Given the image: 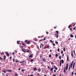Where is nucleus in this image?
I'll use <instances>...</instances> for the list:
<instances>
[{"label":"nucleus","instance_id":"14","mask_svg":"<svg viewBox=\"0 0 76 76\" xmlns=\"http://www.w3.org/2000/svg\"><path fill=\"white\" fill-rule=\"evenodd\" d=\"M50 68V71H53V68Z\"/></svg>","mask_w":76,"mask_h":76},{"label":"nucleus","instance_id":"12","mask_svg":"<svg viewBox=\"0 0 76 76\" xmlns=\"http://www.w3.org/2000/svg\"><path fill=\"white\" fill-rule=\"evenodd\" d=\"M70 37L71 38H73L74 37V36H73V35L72 34H71L70 35Z\"/></svg>","mask_w":76,"mask_h":76},{"label":"nucleus","instance_id":"44","mask_svg":"<svg viewBox=\"0 0 76 76\" xmlns=\"http://www.w3.org/2000/svg\"><path fill=\"white\" fill-rule=\"evenodd\" d=\"M61 53L62 54H63V51H62L61 52Z\"/></svg>","mask_w":76,"mask_h":76},{"label":"nucleus","instance_id":"28","mask_svg":"<svg viewBox=\"0 0 76 76\" xmlns=\"http://www.w3.org/2000/svg\"><path fill=\"white\" fill-rule=\"evenodd\" d=\"M15 76H18V74L17 73H15Z\"/></svg>","mask_w":76,"mask_h":76},{"label":"nucleus","instance_id":"47","mask_svg":"<svg viewBox=\"0 0 76 76\" xmlns=\"http://www.w3.org/2000/svg\"><path fill=\"white\" fill-rule=\"evenodd\" d=\"M72 75H73V72H72Z\"/></svg>","mask_w":76,"mask_h":76},{"label":"nucleus","instance_id":"25","mask_svg":"<svg viewBox=\"0 0 76 76\" xmlns=\"http://www.w3.org/2000/svg\"><path fill=\"white\" fill-rule=\"evenodd\" d=\"M56 57H58V54H56Z\"/></svg>","mask_w":76,"mask_h":76},{"label":"nucleus","instance_id":"21","mask_svg":"<svg viewBox=\"0 0 76 76\" xmlns=\"http://www.w3.org/2000/svg\"><path fill=\"white\" fill-rule=\"evenodd\" d=\"M73 52L75 55H76V53H75V50H74Z\"/></svg>","mask_w":76,"mask_h":76},{"label":"nucleus","instance_id":"32","mask_svg":"<svg viewBox=\"0 0 76 76\" xmlns=\"http://www.w3.org/2000/svg\"><path fill=\"white\" fill-rule=\"evenodd\" d=\"M70 27H71V26H70V25H69L68 26V28H70Z\"/></svg>","mask_w":76,"mask_h":76},{"label":"nucleus","instance_id":"15","mask_svg":"<svg viewBox=\"0 0 76 76\" xmlns=\"http://www.w3.org/2000/svg\"><path fill=\"white\" fill-rule=\"evenodd\" d=\"M34 71H36V70H37V68L35 67V68L34 69Z\"/></svg>","mask_w":76,"mask_h":76},{"label":"nucleus","instance_id":"62","mask_svg":"<svg viewBox=\"0 0 76 76\" xmlns=\"http://www.w3.org/2000/svg\"><path fill=\"white\" fill-rule=\"evenodd\" d=\"M70 38H69L68 39V40H70Z\"/></svg>","mask_w":76,"mask_h":76},{"label":"nucleus","instance_id":"60","mask_svg":"<svg viewBox=\"0 0 76 76\" xmlns=\"http://www.w3.org/2000/svg\"><path fill=\"white\" fill-rule=\"evenodd\" d=\"M41 45H42V47L43 46V45L42 43H41Z\"/></svg>","mask_w":76,"mask_h":76},{"label":"nucleus","instance_id":"10","mask_svg":"<svg viewBox=\"0 0 76 76\" xmlns=\"http://www.w3.org/2000/svg\"><path fill=\"white\" fill-rule=\"evenodd\" d=\"M60 62L62 63V64H63V63H64V60H61L60 61Z\"/></svg>","mask_w":76,"mask_h":76},{"label":"nucleus","instance_id":"39","mask_svg":"<svg viewBox=\"0 0 76 76\" xmlns=\"http://www.w3.org/2000/svg\"><path fill=\"white\" fill-rule=\"evenodd\" d=\"M59 51H60V49L58 48V51L59 52Z\"/></svg>","mask_w":76,"mask_h":76},{"label":"nucleus","instance_id":"2","mask_svg":"<svg viewBox=\"0 0 76 76\" xmlns=\"http://www.w3.org/2000/svg\"><path fill=\"white\" fill-rule=\"evenodd\" d=\"M74 62V61H72V63H70L69 65V67H72V66H73V64Z\"/></svg>","mask_w":76,"mask_h":76},{"label":"nucleus","instance_id":"41","mask_svg":"<svg viewBox=\"0 0 76 76\" xmlns=\"http://www.w3.org/2000/svg\"><path fill=\"white\" fill-rule=\"evenodd\" d=\"M1 55H2V54H4V53H1Z\"/></svg>","mask_w":76,"mask_h":76},{"label":"nucleus","instance_id":"30","mask_svg":"<svg viewBox=\"0 0 76 76\" xmlns=\"http://www.w3.org/2000/svg\"><path fill=\"white\" fill-rule=\"evenodd\" d=\"M76 27H75L74 28H73V30H75L76 28H75Z\"/></svg>","mask_w":76,"mask_h":76},{"label":"nucleus","instance_id":"7","mask_svg":"<svg viewBox=\"0 0 76 76\" xmlns=\"http://www.w3.org/2000/svg\"><path fill=\"white\" fill-rule=\"evenodd\" d=\"M23 51V52H24V53H26V49H22Z\"/></svg>","mask_w":76,"mask_h":76},{"label":"nucleus","instance_id":"4","mask_svg":"<svg viewBox=\"0 0 76 76\" xmlns=\"http://www.w3.org/2000/svg\"><path fill=\"white\" fill-rule=\"evenodd\" d=\"M56 32L57 33L56 38H58V31H56Z\"/></svg>","mask_w":76,"mask_h":76},{"label":"nucleus","instance_id":"26","mask_svg":"<svg viewBox=\"0 0 76 76\" xmlns=\"http://www.w3.org/2000/svg\"><path fill=\"white\" fill-rule=\"evenodd\" d=\"M63 50L64 51H66V49H65V48H63Z\"/></svg>","mask_w":76,"mask_h":76},{"label":"nucleus","instance_id":"59","mask_svg":"<svg viewBox=\"0 0 76 76\" xmlns=\"http://www.w3.org/2000/svg\"><path fill=\"white\" fill-rule=\"evenodd\" d=\"M0 59H1V60H2V58L0 57Z\"/></svg>","mask_w":76,"mask_h":76},{"label":"nucleus","instance_id":"29","mask_svg":"<svg viewBox=\"0 0 76 76\" xmlns=\"http://www.w3.org/2000/svg\"><path fill=\"white\" fill-rule=\"evenodd\" d=\"M29 51H30V50H27L26 52H27V53H29Z\"/></svg>","mask_w":76,"mask_h":76},{"label":"nucleus","instance_id":"38","mask_svg":"<svg viewBox=\"0 0 76 76\" xmlns=\"http://www.w3.org/2000/svg\"><path fill=\"white\" fill-rule=\"evenodd\" d=\"M46 33L47 34H49V33H48V31H46Z\"/></svg>","mask_w":76,"mask_h":76},{"label":"nucleus","instance_id":"27","mask_svg":"<svg viewBox=\"0 0 76 76\" xmlns=\"http://www.w3.org/2000/svg\"><path fill=\"white\" fill-rule=\"evenodd\" d=\"M49 47H50V46H49V45H47V48H49Z\"/></svg>","mask_w":76,"mask_h":76},{"label":"nucleus","instance_id":"11","mask_svg":"<svg viewBox=\"0 0 76 76\" xmlns=\"http://www.w3.org/2000/svg\"><path fill=\"white\" fill-rule=\"evenodd\" d=\"M6 56L5 55H4L3 58L4 60H5L6 59Z\"/></svg>","mask_w":76,"mask_h":76},{"label":"nucleus","instance_id":"5","mask_svg":"<svg viewBox=\"0 0 76 76\" xmlns=\"http://www.w3.org/2000/svg\"><path fill=\"white\" fill-rule=\"evenodd\" d=\"M42 60L44 61V62H45L46 61V59L45 58H42Z\"/></svg>","mask_w":76,"mask_h":76},{"label":"nucleus","instance_id":"49","mask_svg":"<svg viewBox=\"0 0 76 76\" xmlns=\"http://www.w3.org/2000/svg\"><path fill=\"white\" fill-rule=\"evenodd\" d=\"M10 59H11L12 58V56H10Z\"/></svg>","mask_w":76,"mask_h":76},{"label":"nucleus","instance_id":"33","mask_svg":"<svg viewBox=\"0 0 76 76\" xmlns=\"http://www.w3.org/2000/svg\"><path fill=\"white\" fill-rule=\"evenodd\" d=\"M55 69H56V70H57V67H54Z\"/></svg>","mask_w":76,"mask_h":76},{"label":"nucleus","instance_id":"31","mask_svg":"<svg viewBox=\"0 0 76 76\" xmlns=\"http://www.w3.org/2000/svg\"><path fill=\"white\" fill-rule=\"evenodd\" d=\"M57 26H56L54 27V29H56V28H57Z\"/></svg>","mask_w":76,"mask_h":76},{"label":"nucleus","instance_id":"8","mask_svg":"<svg viewBox=\"0 0 76 76\" xmlns=\"http://www.w3.org/2000/svg\"><path fill=\"white\" fill-rule=\"evenodd\" d=\"M5 54L7 55V56L8 57H9V53H8V52H5Z\"/></svg>","mask_w":76,"mask_h":76},{"label":"nucleus","instance_id":"46","mask_svg":"<svg viewBox=\"0 0 76 76\" xmlns=\"http://www.w3.org/2000/svg\"><path fill=\"white\" fill-rule=\"evenodd\" d=\"M43 40V39H41L39 40V41H42Z\"/></svg>","mask_w":76,"mask_h":76},{"label":"nucleus","instance_id":"19","mask_svg":"<svg viewBox=\"0 0 76 76\" xmlns=\"http://www.w3.org/2000/svg\"><path fill=\"white\" fill-rule=\"evenodd\" d=\"M29 57H32V54H31L29 56Z\"/></svg>","mask_w":76,"mask_h":76},{"label":"nucleus","instance_id":"23","mask_svg":"<svg viewBox=\"0 0 76 76\" xmlns=\"http://www.w3.org/2000/svg\"><path fill=\"white\" fill-rule=\"evenodd\" d=\"M34 60L33 59H31V62H32Z\"/></svg>","mask_w":76,"mask_h":76},{"label":"nucleus","instance_id":"54","mask_svg":"<svg viewBox=\"0 0 76 76\" xmlns=\"http://www.w3.org/2000/svg\"><path fill=\"white\" fill-rule=\"evenodd\" d=\"M15 62H16V63L17 62H19V61H15Z\"/></svg>","mask_w":76,"mask_h":76},{"label":"nucleus","instance_id":"52","mask_svg":"<svg viewBox=\"0 0 76 76\" xmlns=\"http://www.w3.org/2000/svg\"><path fill=\"white\" fill-rule=\"evenodd\" d=\"M40 48H41V47H42V46H41V44H40Z\"/></svg>","mask_w":76,"mask_h":76},{"label":"nucleus","instance_id":"50","mask_svg":"<svg viewBox=\"0 0 76 76\" xmlns=\"http://www.w3.org/2000/svg\"><path fill=\"white\" fill-rule=\"evenodd\" d=\"M45 39H46L45 38L43 39V40H45Z\"/></svg>","mask_w":76,"mask_h":76},{"label":"nucleus","instance_id":"40","mask_svg":"<svg viewBox=\"0 0 76 76\" xmlns=\"http://www.w3.org/2000/svg\"><path fill=\"white\" fill-rule=\"evenodd\" d=\"M59 59H61V56H60L59 57Z\"/></svg>","mask_w":76,"mask_h":76},{"label":"nucleus","instance_id":"37","mask_svg":"<svg viewBox=\"0 0 76 76\" xmlns=\"http://www.w3.org/2000/svg\"><path fill=\"white\" fill-rule=\"evenodd\" d=\"M68 65H69L68 64H66V67H68Z\"/></svg>","mask_w":76,"mask_h":76},{"label":"nucleus","instance_id":"18","mask_svg":"<svg viewBox=\"0 0 76 76\" xmlns=\"http://www.w3.org/2000/svg\"><path fill=\"white\" fill-rule=\"evenodd\" d=\"M76 63V62H74L73 64V67H75V64Z\"/></svg>","mask_w":76,"mask_h":76},{"label":"nucleus","instance_id":"56","mask_svg":"<svg viewBox=\"0 0 76 76\" xmlns=\"http://www.w3.org/2000/svg\"><path fill=\"white\" fill-rule=\"evenodd\" d=\"M40 58H42V56H41V55H40Z\"/></svg>","mask_w":76,"mask_h":76},{"label":"nucleus","instance_id":"42","mask_svg":"<svg viewBox=\"0 0 76 76\" xmlns=\"http://www.w3.org/2000/svg\"><path fill=\"white\" fill-rule=\"evenodd\" d=\"M38 71L39 72H40L41 71V69H39Z\"/></svg>","mask_w":76,"mask_h":76},{"label":"nucleus","instance_id":"55","mask_svg":"<svg viewBox=\"0 0 76 76\" xmlns=\"http://www.w3.org/2000/svg\"><path fill=\"white\" fill-rule=\"evenodd\" d=\"M13 62H14V61H15V59H14V58L13 59Z\"/></svg>","mask_w":76,"mask_h":76},{"label":"nucleus","instance_id":"48","mask_svg":"<svg viewBox=\"0 0 76 76\" xmlns=\"http://www.w3.org/2000/svg\"><path fill=\"white\" fill-rule=\"evenodd\" d=\"M60 66H61V63L60 62Z\"/></svg>","mask_w":76,"mask_h":76},{"label":"nucleus","instance_id":"36","mask_svg":"<svg viewBox=\"0 0 76 76\" xmlns=\"http://www.w3.org/2000/svg\"><path fill=\"white\" fill-rule=\"evenodd\" d=\"M53 46H56V45L54 43H53Z\"/></svg>","mask_w":76,"mask_h":76},{"label":"nucleus","instance_id":"22","mask_svg":"<svg viewBox=\"0 0 76 76\" xmlns=\"http://www.w3.org/2000/svg\"><path fill=\"white\" fill-rule=\"evenodd\" d=\"M18 44H19V41H18L17 42Z\"/></svg>","mask_w":76,"mask_h":76},{"label":"nucleus","instance_id":"35","mask_svg":"<svg viewBox=\"0 0 76 76\" xmlns=\"http://www.w3.org/2000/svg\"><path fill=\"white\" fill-rule=\"evenodd\" d=\"M50 42H54L52 41V40H50Z\"/></svg>","mask_w":76,"mask_h":76},{"label":"nucleus","instance_id":"3","mask_svg":"<svg viewBox=\"0 0 76 76\" xmlns=\"http://www.w3.org/2000/svg\"><path fill=\"white\" fill-rule=\"evenodd\" d=\"M68 69V67H66L64 68V72L65 73L66 72V70H67Z\"/></svg>","mask_w":76,"mask_h":76},{"label":"nucleus","instance_id":"20","mask_svg":"<svg viewBox=\"0 0 76 76\" xmlns=\"http://www.w3.org/2000/svg\"><path fill=\"white\" fill-rule=\"evenodd\" d=\"M71 56H72V57H73V53H71Z\"/></svg>","mask_w":76,"mask_h":76},{"label":"nucleus","instance_id":"34","mask_svg":"<svg viewBox=\"0 0 76 76\" xmlns=\"http://www.w3.org/2000/svg\"><path fill=\"white\" fill-rule=\"evenodd\" d=\"M55 43L56 44H58V42H56Z\"/></svg>","mask_w":76,"mask_h":76},{"label":"nucleus","instance_id":"24","mask_svg":"<svg viewBox=\"0 0 76 76\" xmlns=\"http://www.w3.org/2000/svg\"><path fill=\"white\" fill-rule=\"evenodd\" d=\"M49 57L50 58H51V54L49 55Z\"/></svg>","mask_w":76,"mask_h":76},{"label":"nucleus","instance_id":"51","mask_svg":"<svg viewBox=\"0 0 76 76\" xmlns=\"http://www.w3.org/2000/svg\"><path fill=\"white\" fill-rule=\"evenodd\" d=\"M12 55H14V54H15V52H13L12 53Z\"/></svg>","mask_w":76,"mask_h":76},{"label":"nucleus","instance_id":"58","mask_svg":"<svg viewBox=\"0 0 76 76\" xmlns=\"http://www.w3.org/2000/svg\"><path fill=\"white\" fill-rule=\"evenodd\" d=\"M34 76V75H30V76Z\"/></svg>","mask_w":76,"mask_h":76},{"label":"nucleus","instance_id":"61","mask_svg":"<svg viewBox=\"0 0 76 76\" xmlns=\"http://www.w3.org/2000/svg\"><path fill=\"white\" fill-rule=\"evenodd\" d=\"M62 56H63H63H64V54H62Z\"/></svg>","mask_w":76,"mask_h":76},{"label":"nucleus","instance_id":"45","mask_svg":"<svg viewBox=\"0 0 76 76\" xmlns=\"http://www.w3.org/2000/svg\"><path fill=\"white\" fill-rule=\"evenodd\" d=\"M21 71H22V72H23L25 71V70H24V69H22Z\"/></svg>","mask_w":76,"mask_h":76},{"label":"nucleus","instance_id":"57","mask_svg":"<svg viewBox=\"0 0 76 76\" xmlns=\"http://www.w3.org/2000/svg\"><path fill=\"white\" fill-rule=\"evenodd\" d=\"M70 30L71 31H72V28H70Z\"/></svg>","mask_w":76,"mask_h":76},{"label":"nucleus","instance_id":"13","mask_svg":"<svg viewBox=\"0 0 76 76\" xmlns=\"http://www.w3.org/2000/svg\"><path fill=\"white\" fill-rule=\"evenodd\" d=\"M7 71L9 72H10L12 71L11 70H7Z\"/></svg>","mask_w":76,"mask_h":76},{"label":"nucleus","instance_id":"43","mask_svg":"<svg viewBox=\"0 0 76 76\" xmlns=\"http://www.w3.org/2000/svg\"><path fill=\"white\" fill-rule=\"evenodd\" d=\"M51 64H54L53 62H52L51 63Z\"/></svg>","mask_w":76,"mask_h":76},{"label":"nucleus","instance_id":"53","mask_svg":"<svg viewBox=\"0 0 76 76\" xmlns=\"http://www.w3.org/2000/svg\"><path fill=\"white\" fill-rule=\"evenodd\" d=\"M76 23H75V24H74L73 26H75Z\"/></svg>","mask_w":76,"mask_h":76},{"label":"nucleus","instance_id":"6","mask_svg":"<svg viewBox=\"0 0 76 76\" xmlns=\"http://www.w3.org/2000/svg\"><path fill=\"white\" fill-rule=\"evenodd\" d=\"M22 45H24L25 48H26V44H25L24 43H22Z\"/></svg>","mask_w":76,"mask_h":76},{"label":"nucleus","instance_id":"63","mask_svg":"<svg viewBox=\"0 0 76 76\" xmlns=\"http://www.w3.org/2000/svg\"><path fill=\"white\" fill-rule=\"evenodd\" d=\"M53 76H56V75H53Z\"/></svg>","mask_w":76,"mask_h":76},{"label":"nucleus","instance_id":"64","mask_svg":"<svg viewBox=\"0 0 76 76\" xmlns=\"http://www.w3.org/2000/svg\"><path fill=\"white\" fill-rule=\"evenodd\" d=\"M54 72H56V70H54Z\"/></svg>","mask_w":76,"mask_h":76},{"label":"nucleus","instance_id":"9","mask_svg":"<svg viewBox=\"0 0 76 76\" xmlns=\"http://www.w3.org/2000/svg\"><path fill=\"white\" fill-rule=\"evenodd\" d=\"M24 62H25V63H26V61H20V63L23 64L24 63Z\"/></svg>","mask_w":76,"mask_h":76},{"label":"nucleus","instance_id":"16","mask_svg":"<svg viewBox=\"0 0 76 76\" xmlns=\"http://www.w3.org/2000/svg\"><path fill=\"white\" fill-rule=\"evenodd\" d=\"M67 61H69V55H67Z\"/></svg>","mask_w":76,"mask_h":76},{"label":"nucleus","instance_id":"17","mask_svg":"<svg viewBox=\"0 0 76 76\" xmlns=\"http://www.w3.org/2000/svg\"><path fill=\"white\" fill-rule=\"evenodd\" d=\"M2 72H4V73H6V71L5 70H3L2 71Z\"/></svg>","mask_w":76,"mask_h":76},{"label":"nucleus","instance_id":"1","mask_svg":"<svg viewBox=\"0 0 76 76\" xmlns=\"http://www.w3.org/2000/svg\"><path fill=\"white\" fill-rule=\"evenodd\" d=\"M25 42H26V44H30V41H28L27 40H26Z\"/></svg>","mask_w":76,"mask_h":76}]
</instances>
